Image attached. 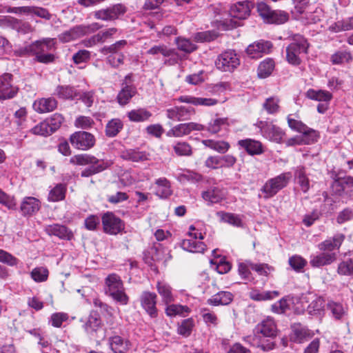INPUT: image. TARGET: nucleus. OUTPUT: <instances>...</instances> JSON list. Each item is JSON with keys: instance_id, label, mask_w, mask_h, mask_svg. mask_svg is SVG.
I'll return each instance as SVG.
<instances>
[{"instance_id": "69168bd1", "label": "nucleus", "mask_w": 353, "mask_h": 353, "mask_svg": "<svg viewBox=\"0 0 353 353\" xmlns=\"http://www.w3.org/2000/svg\"><path fill=\"white\" fill-rule=\"evenodd\" d=\"M306 261L300 256H293L290 258L289 263L296 271H301L306 265Z\"/></svg>"}, {"instance_id": "09e8293b", "label": "nucleus", "mask_w": 353, "mask_h": 353, "mask_svg": "<svg viewBox=\"0 0 353 353\" xmlns=\"http://www.w3.org/2000/svg\"><path fill=\"white\" fill-rule=\"evenodd\" d=\"M65 189L61 184L56 185L50 190L48 195V200L52 202L61 201L65 198Z\"/></svg>"}, {"instance_id": "c85d7f7f", "label": "nucleus", "mask_w": 353, "mask_h": 353, "mask_svg": "<svg viewBox=\"0 0 353 353\" xmlns=\"http://www.w3.org/2000/svg\"><path fill=\"white\" fill-rule=\"evenodd\" d=\"M157 290L159 294L161 296L162 301L165 304H168L174 301V296L172 292V288L168 284L158 281L157 284Z\"/></svg>"}, {"instance_id": "412c9836", "label": "nucleus", "mask_w": 353, "mask_h": 353, "mask_svg": "<svg viewBox=\"0 0 353 353\" xmlns=\"http://www.w3.org/2000/svg\"><path fill=\"white\" fill-rule=\"evenodd\" d=\"M336 259L335 253L322 252L318 255L312 256L310 261V265L314 268H319L330 265Z\"/></svg>"}, {"instance_id": "f257e3e1", "label": "nucleus", "mask_w": 353, "mask_h": 353, "mask_svg": "<svg viewBox=\"0 0 353 353\" xmlns=\"http://www.w3.org/2000/svg\"><path fill=\"white\" fill-rule=\"evenodd\" d=\"M56 41L52 38H43L35 41L21 50L23 54L35 56V59L42 63H50L54 61V54L48 52L55 48Z\"/></svg>"}, {"instance_id": "aec40b11", "label": "nucleus", "mask_w": 353, "mask_h": 353, "mask_svg": "<svg viewBox=\"0 0 353 353\" xmlns=\"http://www.w3.org/2000/svg\"><path fill=\"white\" fill-rule=\"evenodd\" d=\"M20 209L23 215H32L40 209V201L34 197H25L21 202Z\"/></svg>"}, {"instance_id": "6ab92c4d", "label": "nucleus", "mask_w": 353, "mask_h": 353, "mask_svg": "<svg viewBox=\"0 0 353 353\" xmlns=\"http://www.w3.org/2000/svg\"><path fill=\"white\" fill-rule=\"evenodd\" d=\"M57 106V101L55 99L42 98L33 103V108L39 113H46L53 111Z\"/></svg>"}, {"instance_id": "a19ab883", "label": "nucleus", "mask_w": 353, "mask_h": 353, "mask_svg": "<svg viewBox=\"0 0 353 353\" xmlns=\"http://www.w3.org/2000/svg\"><path fill=\"white\" fill-rule=\"evenodd\" d=\"M203 199L211 203H218L223 199L221 190L217 188L209 189L202 194Z\"/></svg>"}, {"instance_id": "338daca9", "label": "nucleus", "mask_w": 353, "mask_h": 353, "mask_svg": "<svg viewBox=\"0 0 353 353\" xmlns=\"http://www.w3.org/2000/svg\"><path fill=\"white\" fill-rule=\"evenodd\" d=\"M279 100L274 97H270L266 99L263 105V108L269 113L273 114L279 110Z\"/></svg>"}, {"instance_id": "79ce46f5", "label": "nucleus", "mask_w": 353, "mask_h": 353, "mask_svg": "<svg viewBox=\"0 0 353 353\" xmlns=\"http://www.w3.org/2000/svg\"><path fill=\"white\" fill-rule=\"evenodd\" d=\"M46 232L49 235L57 236L59 238L63 239L68 236V231L64 225L54 224L46 226Z\"/></svg>"}, {"instance_id": "5fc2aeb1", "label": "nucleus", "mask_w": 353, "mask_h": 353, "mask_svg": "<svg viewBox=\"0 0 353 353\" xmlns=\"http://www.w3.org/2000/svg\"><path fill=\"white\" fill-rule=\"evenodd\" d=\"M295 175L298 179V183L301 187L302 190L306 192L310 188L309 179L306 176L305 169L303 168H298L296 170Z\"/></svg>"}, {"instance_id": "9d476101", "label": "nucleus", "mask_w": 353, "mask_h": 353, "mask_svg": "<svg viewBox=\"0 0 353 353\" xmlns=\"http://www.w3.org/2000/svg\"><path fill=\"white\" fill-rule=\"evenodd\" d=\"M204 130V126L200 123L190 122L183 123L173 126L167 132L168 137H182L190 134L193 131H201Z\"/></svg>"}, {"instance_id": "20e7f679", "label": "nucleus", "mask_w": 353, "mask_h": 353, "mask_svg": "<svg viewBox=\"0 0 353 353\" xmlns=\"http://www.w3.org/2000/svg\"><path fill=\"white\" fill-rule=\"evenodd\" d=\"M256 7L259 16L265 23L281 24L289 19L287 12L282 10H273L264 2L258 3Z\"/></svg>"}, {"instance_id": "c03bdc74", "label": "nucleus", "mask_w": 353, "mask_h": 353, "mask_svg": "<svg viewBox=\"0 0 353 353\" xmlns=\"http://www.w3.org/2000/svg\"><path fill=\"white\" fill-rule=\"evenodd\" d=\"M190 312V309L188 306L181 305L171 304L165 308V313L169 316H184V313H189Z\"/></svg>"}, {"instance_id": "72a5a7b5", "label": "nucleus", "mask_w": 353, "mask_h": 353, "mask_svg": "<svg viewBox=\"0 0 353 353\" xmlns=\"http://www.w3.org/2000/svg\"><path fill=\"white\" fill-rule=\"evenodd\" d=\"M54 94L60 99H72L77 95V93L76 90L70 85H58Z\"/></svg>"}, {"instance_id": "f03ea898", "label": "nucleus", "mask_w": 353, "mask_h": 353, "mask_svg": "<svg viewBox=\"0 0 353 353\" xmlns=\"http://www.w3.org/2000/svg\"><path fill=\"white\" fill-rule=\"evenodd\" d=\"M105 292L108 296L121 305L128 303L129 296L125 293L123 283L119 275L114 273L109 274L105 278Z\"/></svg>"}, {"instance_id": "dca6fc26", "label": "nucleus", "mask_w": 353, "mask_h": 353, "mask_svg": "<svg viewBox=\"0 0 353 353\" xmlns=\"http://www.w3.org/2000/svg\"><path fill=\"white\" fill-rule=\"evenodd\" d=\"M272 44L270 41H259L249 45L246 53L252 59L261 57L264 53H268Z\"/></svg>"}, {"instance_id": "6e6552de", "label": "nucleus", "mask_w": 353, "mask_h": 353, "mask_svg": "<svg viewBox=\"0 0 353 353\" xmlns=\"http://www.w3.org/2000/svg\"><path fill=\"white\" fill-rule=\"evenodd\" d=\"M70 143L76 148L86 150L92 148L95 143L94 136L87 132L79 131L70 136Z\"/></svg>"}, {"instance_id": "7c9ffc66", "label": "nucleus", "mask_w": 353, "mask_h": 353, "mask_svg": "<svg viewBox=\"0 0 353 353\" xmlns=\"http://www.w3.org/2000/svg\"><path fill=\"white\" fill-rule=\"evenodd\" d=\"M136 92L137 90L135 87L125 85L122 88L117 95L118 103L121 105H126Z\"/></svg>"}, {"instance_id": "864d4df0", "label": "nucleus", "mask_w": 353, "mask_h": 353, "mask_svg": "<svg viewBox=\"0 0 353 353\" xmlns=\"http://www.w3.org/2000/svg\"><path fill=\"white\" fill-rule=\"evenodd\" d=\"M176 43L179 50L185 52L190 53L196 49L195 44L185 38L177 37L176 39Z\"/></svg>"}, {"instance_id": "a211bd4d", "label": "nucleus", "mask_w": 353, "mask_h": 353, "mask_svg": "<svg viewBox=\"0 0 353 353\" xmlns=\"http://www.w3.org/2000/svg\"><path fill=\"white\" fill-rule=\"evenodd\" d=\"M288 123L289 127L300 133L303 134V136L310 137L311 138V141H314L316 137V132L314 130L308 128L305 124H304L301 121H298L290 117H288Z\"/></svg>"}, {"instance_id": "393cba45", "label": "nucleus", "mask_w": 353, "mask_h": 353, "mask_svg": "<svg viewBox=\"0 0 353 353\" xmlns=\"http://www.w3.org/2000/svg\"><path fill=\"white\" fill-rule=\"evenodd\" d=\"M345 239L342 234H337L332 239H327L319 245V248L322 251H332L339 249Z\"/></svg>"}, {"instance_id": "4be33fe9", "label": "nucleus", "mask_w": 353, "mask_h": 353, "mask_svg": "<svg viewBox=\"0 0 353 353\" xmlns=\"http://www.w3.org/2000/svg\"><path fill=\"white\" fill-rule=\"evenodd\" d=\"M238 143L250 155H258L263 152L262 143L259 141L247 139L239 141Z\"/></svg>"}, {"instance_id": "f3484780", "label": "nucleus", "mask_w": 353, "mask_h": 353, "mask_svg": "<svg viewBox=\"0 0 353 353\" xmlns=\"http://www.w3.org/2000/svg\"><path fill=\"white\" fill-rule=\"evenodd\" d=\"M256 332L267 337H274L277 334V328L274 319L267 317L259 323L256 327Z\"/></svg>"}, {"instance_id": "de8ad7c7", "label": "nucleus", "mask_w": 353, "mask_h": 353, "mask_svg": "<svg viewBox=\"0 0 353 353\" xmlns=\"http://www.w3.org/2000/svg\"><path fill=\"white\" fill-rule=\"evenodd\" d=\"M48 270L44 267L35 268L30 273L31 278L37 283L46 281L48 278Z\"/></svg>"}, {"instance_id": "680f3d73", "label": "nucleus", "mask_w": 353, "mask_h": 353, "mask_svg": "<svg viewBox=\"0 0 353 353\" xmlns=\"http://www.w3.org/2000/svg\"><path fill=\"white\" fill-rule=\"evenodd\" d=\"M327 307L336 319H340L345 313L343 305L339 303L331 301L328 303Z\"/></svg>"}, {"instance_id": "4468645a", "label": "nucleus", "mask_w": 353, "mask_h": 353, "mask_svg": "<svg viewBox=\"0 0 353 353\" xmlns=\"http://www.w3.org/2000/svg\"><path fill=\"white\" fill-rule=\"evenodd\" d=\"M194 114V108L184 106H175L166 110L168 118L179 121L190 120Z\"/></svg>"}, {"instance_id": "bb28decb", "label": "nucleus", "mask_w": 353, "mask_h": 353, "mask_svg": "<svg viewBox=\"0 0 353 353\" xmlns=\"http://www.w3.org/2000/svg\"><path fill=\"white\" fill-rule=\"evenodd\" d=\"M233 300V295L229 292L221 291L213 295L208 299L210 305L217 306L219 305H228Z\"/></svg>"}, {"instance_id": "f8f14e48", "label": "nucleus", "mask_w": 353, "mask_h": 353, "mask_svg": "<svg viewBox=\"0 0 353 353\" xmlns=\"http://www.w3.org/2000/svg\"><path fill=\"white\" fill-rule=\"evenodd\" d=\"M12 77L8 73L0 77V99H12L18 92V88L11 84Z\"/></svg>"}, {"instance_id": "c9c22d12", "label": "nucleus", "mask_w": 353, "mask_h": 353, "mask_svg": "<svg viewBox=\"0 0 353 353\" xmlns=\"http://www.w3.org/2000/svg\"><path fill=\"white\" fill-rule=\"evenodd\" d=\"M152 114L145 109L139 108L132 110L128 113V117L131 121L143 122L149 119Z\"/></svg>"}, {"instance_id": "603ef678", "label": "nucleus", "mask_w": 353, "mask_h": 353, "mask_svg": "<svg viewBox=\"0 0 353 353\" xmlns=\"http://www.w3.org/2000/svg\"><path fill=\"white\" fill-rule=\"evenodd\" d=\"M279 292L277 291H267L259 292L256 290H252L250 292V298L255 301H265L272 299L274 296H277Z\"/></svg>"}, {"instance_id": "2f4dec72", "label": "nucleus", "mask_w": 353, "mask_h": 353, "mask_svg": "<svg viewBox=\"0 0 353 353\" xmlns=\"http://www.w3.org/2000/svg\"><path fill=\"white\" fill-rule=\"evenodd\" d=\"M201 143L206 147L210 148L221 154L225 153L230 148V144L224 141H214L212 139H205Z\"/></svg>"}, {"instance_id": "473e14b6", "label": "nucleus", "mask_w": 353, "mask_h": 353, "mask_svg": "<svg viewBox=\"0 0 353 353\" xmlns=\"http://www.w3.org/2000/svg\"><path fill=\"white\" fill-rule=\"evenodd\" d=\"M306 96L310 99L323 102H329L332 99V95L330 92L323 90H315L310 89L307 91Z\"/></svg>"}, {"instance_id": "49530a36", "label": "nucleus", "mask_w": 353, "mask_h": 353, "mask_svg": "<svg viewBox=\"0 0 353 353\" xmlns=\"http://www.w3.org/2000/svg\"><path fill=\"white\" fill-rule=\"evenodd\" d=\"M79 37H83L85 35L95 32L98 30L102 28L98 23H92L90 24H82L79 26H76Z\"/></svg>"}, {"instance_id": "ddd939ff", "label": "nucleus", "mask_w": 353, "mask_h": 353, "mask_svg": "<svg viewBox=\"0 0 353 353\" xmlns=\"http://www.w3.org/2000/svg\"><path fill=\"white\" fill-rule=\"evenodd\" d=\"M157 294L154 292L144 291L140 296V302L143 308L152 318L157 316Z\"/></svg>"}, {"instance_id": "58836bf2", "label": "nucleus", "mask_w": 353, "mask_h": 353, "mask_svg": "<svg viewBox=\"0 0 353 353\" xmlns=\"http://www.w3.org/2000/svg\"><path fill=\"white\" fill-rule=\"evenodd\" d=\"M127 44L125 40H120L110 46H103L100 49V52L104 55L107 54H118L119 52L122 50Z\"/></svg>"}, {"instance_id": "0eeeda50", "label": "nucleus", "mask_w": 353, "mask_h": 353, "mask_svg": "<svg viewBox=\"0 0 353 353\" xmlns=\"http://www.w3.org/2000/svg\"><path fill=\"white\" fill-rule=\"evenodd\" d=\"M101 222L103 232L110 235H116L125 228L123 221L111 212L103 214Z\"/></svg>"}, {"instance_id": "b1692460", "label": "nucleus", "mask_w": 353, "mask_h": 353, "mask_svg": "<svg viewBox=\"0 0 353 353\" xmlns=\"http://www.w3.org/2000/svg\"><path fill=\"white\" fill-rule=\"evenodd\" d=\"M325 302L323 297L314 296L311 303L307 306V312L310 315L321 316L324 313Z\"/></svg>"}, {"instance_id": "37998d69", "label": "nucleus", "mask_w": 353, "mask_h": 353, "mask_svg": "<svg viewBox=\"0 0 353 353\" xmlns=\"http://www.w3.org/2000/svg\"><path fill=\"white\" fill-rule=\"evenodd\" d=\"M12 30H16L18 33L26 34L34 32V28L27 21H23L18 19H14Z\"/></svg>"}, {"instance_id": "052dcab7", "label": "nucleus", "mask_w": 353, "mask_h": 353, "mask_svg": "<svg viewBox=\"0 0 353 353\" xmlns=\"http://www.w3.org/2000/svg\"><path fill=\"white\" fill-rule=\"evenodd\" d=\"M228 125L227 118H218L212 120L208 125V130L212 134H216L221 130L222 125Z\"/></svg>"}, {"instance_id": "13d9d810", "label": "nucleus", "mask_w": 353, "mask_h": 353, "mask_svg": "<svg viewBox=\"0 0 353 353\" xmlns=\"http://www.w3.org/2000/svg\"><path fill=\"white\" fill-rule=\"evenodd\" d=\"M172 52L173 51L171 49H169L166 46L163 44L154 46L147 51L148 54L157 55L161 54L165 57H170Z\"/></svg>"}, {"instance_id": "e2e57ef3", "label": "nucleus", "mask_w": 353, "mask_h": 353, "mask_svg": "<svg viewBox=\"0 0 353 353\" xmlns=\"http://www.w3.org/2000/svg\"><path fill=\"white\" fill-rule=\"evenodd\" d=\"M125 56L123 53L118 54H110L106 58V62L114 68H119L123 64Z\"/></svg>"}, {"instance_id": "2eb2a0df", "label": "nucleus", "mask_w": 353, "mask_h": 353, "mask_svg": "<svg viewBox=\"0 0 353 353\" xmlns=\"http://www.w3.org/2000/svg\"><path fill=\"white\" fill-rule=\"evenodd\" d=\"M259 127L261 128L262 132L270 140L279 143L281 141L283 132L280 128L276 126L272 123L260 121Z\"/></svg>"}, {"instance_id": "9b49d317", "label": "nucleus", "mask_w": 353, "mask_h": 353, "mask_svg": "<svg viewBox=\"0 0 353 353\" xmlns=\"http://www.w3.org/2000/svg\"><path fill=\"white\" fill-rule=\"evenodd\" d=\"M254 4L250 1H239L231 6L229 14L232 18L244 20L250 15Z\"/></svg>"}, {"instance_id": "1a4fd4ad", "label": "nucleus", "mask_w": 353, "mask_h": 353, "mask_svg": "<svg viewBox=\"0 0 353 353\" xmlns=\"http://www.w3.org/2000/svg\"><path fill=\"white\" fill-rule=\"evenodd\" d=\"M188 235L191 237L190 239H184L181 243V247L188 252L194 253H202L206 249V245L203 242L197 241L199 239L202 240L204 239L203 235L201 232H188Z\"/></svg>"}, {"instance_id": "7ed1b4c3", "label": "nucleus", "mask_w": 353, "mask_h": 353, "mask_svg": "<svg viewBox=\"0 0 353 353\" xmlns=\"http://www.w3.org/2000/svg\"><path fill=\"white\" fill-rule=\"evenodd\" d=\"M309 45L302 36L297 35L293 41L286 48V60L293 65L301 63L302 55L307 53Z\"/></svg>"}, {"instance_id": "a18cd8bd", "label": "nucleus", "mask_w": 353, "mask_h": 353, "mask_svg": "<svg viewBox=\"0 0 353 353\" xmlns=\"http://www.w3.org/2000/svg\"><path fill=\"white\" fill-rule=\"evenodd\" d=\"M173 150L178 156H191L192 149L191 145L185 141H179L173 145Z\"/></svg>"}, {"instance_id": "39448f33", "label": "nucleus", "mask_w": 353, "mask_h": 353, "mask_svg": "<svg viewBox=\"0 0 353 353\" xmlns=\"http://www.w3.org/2000/svg\"><path fill=\"white\" fill-rule=\"evenodd\" d=\"M215 65L222 72H232L240 65V60L234 50H227L219 54Z\"/></svg>"}, {"instance_id": "4c0bfd02", "label": "nucleus", "mask_w": 353, "mask_h": 353, "mask_svg": "<svg viewBox=\"0 0 353 353\" xmlns=\"http://www.w3.org/2000/svg\"><path fill=\"white\" fill-rule=\"evenodd\" d=\"M123 123L119 119H112L105 126V134L109 137H115L123 128Z\"/></svg>"}, {"instance_id": "6e6d98bb", "label": "nucleus", "mask_w": 353, "mask_h": 353, "mask_svg": "<svg viewBox=\"0 0 353 353\" xmlns=\"http://www.w3.org/2000/svg\"><path fill=\"white\" fill-rule=\"evenodd\" d=\"M31 132L34 134L41 136H48L52 133L50 125L46 121L41 122L35 125L31 129Z\"/></svg>"}, {"instance_id": "a878e982", "label": "nucleus", "mask_w": 353, "mask_h": 353, "mask_svg": "<svg viewBox=\"0 0 353 353\" xmlns=\"http://www.w3.org/2000/svg\"><path fill=\"white\" fill-rule=\"evenodd\" d=\"M101 325V320L97 312H90L88 319L83 325L85 331L88 334H92L97 331Z\"/></svg>"}, {"instance_id": "f704fd0d", "label": "nucleus", "mask_w": 353, "mask_h": 353, "mask_svg": "<svg viewBox=\"0 0 353 353\" xmlns=\"http://www.w3.org/2000/svg\"><path fill=\"white\" fill-rule=\"evenodd\" d=\"M337 273L341 276H353V253L338 265Z\"/></svg>"}, {"instance_id": "bf43d9fd", "label": "nucleus", "mask_w": 353, "mask_h": 353, "mask_svg": "<svg viewBox=\"0 0 353 353\" xmlns=\"http://www.w3.org/2000/svg\"><path fill=\"white\" fill-rule=\"evenodd\" d=\"M80 37L76 26L59 35V39L63 43H68Z\"/></svg>"}, {"instance_id": "8fccbe9b", "label": "nucleus", "mask_w": 353, "mask_h": 353, "mask_svg": "<svg viewBox=\"0 0 353 353\" xmlns=\"http://www.w3.org/2000/svg\"><path fill=\"white\" fill-rule=\"evenodd\" d=\"M123 157L124 159L130 160L134 162L143 161L148 159V155L145 152L137 151L134 150H127L123 153Z\"/></svg>"}, {"instance_id": "e433bc0d", "label": "nucleus", "mask_w": 353, "mask_h": 353, "mask_svg": "<svg viewBox=\"0 0 353 353\" xmlns=\"http://www.w3.org/2000/svg\"><path fill=\"white\" fill-rule=\"evenodd\" d=\"M110 163L108 161H100L98 164H91L92 165L85 169L81 172V176L88 177L97 173L101 172L110 165Z\"/></svg>"}, {"instance_id": "cd10ccee", "label": "nucleus", "mask_w": 353, "mask_h": 353, "mask_svg": "<svg viewBox=\"0 0 353 353\" xmlns=\"http://www.w3.org/2000/svg\"><path fill=\"white\" fill-rule=\"evenodd\" d=\"M155 184L157 185L155 194L160 198H168L172 194L170 183L167 179H158Z\"/></svg>"}, {"instance_id": "c756f323", "label": "nucleus", "mask_w": 353, "mask_h": 353, "mask_svg": "<svg viewBox=\"0 0 353 353\" xmlns=\"http://www.w3.org/2000/svg\"><path fill=\"white\" fill-rule=\"evenodd\" d=\"M99 161L95 157L88 154H77L72 157L70 159V163L79 165L98 164Z\"/></svg>"}, {"instance_id": "4d7b16f0", "label": "nucleus", "mask_w": 353, "mask_h": 353, "mask_svg": "<svg viewBox=\"0 0 353 353\" xmlns=\"http://www.w3.org/2000/svg\"><path fill=\"white\" fill-rule=\"evenodd\" d=\"M295 341L298 343H303L310 339L313 336V333L306 327H299L294 330Z\"/></svg>"}, {"instance_id": "5701e85b", "label": "nucleus", "mask_w": 353, "mask_h": 353, "mask_svg": "<svg viewBox=\"0 0 353 353\" xmlns=\"http://www.w3.org/2000/svg\"><path fill=\"white\" fill-rule=\"evenodd\" d=\"M108 341L110 347L114 353H125L131 346L129 341H123L119 336L110 337Z\"/></svg>"}, {"instance_id": "0e129e2a", "label": "nucleus", "mask_w": 353, "mask_h": 353, "mask_svg": "<svg viewBox=\"0 0 353 353\" xmlns=\"http://www.w3.org/2000/svg\"><path fill=\"white\" fill-rule=\"evenodd\" d=\"M194 327V321L192 319H188L181 323L178 328V332L183 336H189Z\"/></svg>"}, {"instance_id": "3c124183", "label": "nucleus", "mask_w": 353, "mask_h": 353, "mask_svg": "<svg viewBox=\"0 0 353 353\" xmlns=\"http://www.w3.org/2000/svg\"><path fill=\"white\" fill-rule=\"evenodd\" d=\"M334 185L340 188L337 190L338 192H345V190L353 188V177L350 176L339 177L334 181Z\"/></svg>"}, {"instance_id": "774afa93", "label": "nucleus", "mask_w": 353, "mask_h": 353, "mask_svg": "<svg viewBox=\"0 0 353 353\" xmlns=\"http://www.w3.org/2000/svg\"><path fill=\"white\" fill-rule=\"evenodd\" d=\"M90 59V52L87 50H81L75 53L72 59L76 64L88 61Z\"/></svg>"}, {"instance_id": "ea45409f", "label": "nucleus", "mask_w": 353, "mask_h": 353, "mask_svg": "<svg viewBox=\"0 0 353 353\" xmlns=\"http://www.w3.org/2000/svg\"><path fill=\"white\" fill-rule=\"evenodd\" d=\"M274 68V62L272 59H266L263 61L258 68V75L261 78L268 77Z\"/></svg>"}, {"instance_id": "423d86ee", "label": "nucleus", "mask_w": 353, "mask_h": 353, "mask_svg": "<svg viewBox=\"0 0 353 353\" xmlns=\"http://www.w3.org/2000/svg\"><path fill=\"white\" fill-rule=\"evenodd\" d=\"M290 179L289 173H283L267 181L261 189V191L265 194L264 197L268 199L274 196L288 185Z\"/></svg>"}]
</instances>
